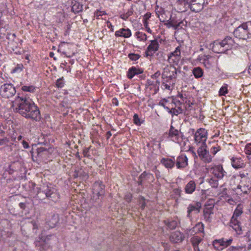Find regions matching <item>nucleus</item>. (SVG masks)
<instances>
[{
    "mask_svg": "<svg viewBox=\"0 0 251 251\" xmlns=\"http://www.w3.org/2000/svg\"><path fill=\"white\" fill-rule=\"evenodd\" d=\"M12 103V106H16V111L24 117L35 121L40 120V110L31 99L17 96Z\"/></svg>",
    "mask_w": 251,
    "mask_h": 251,
    "instance_id": "obj_1",
    "label": "nucleus"
},
{
    "mask_svg": "<svg viewBox=\"0 0 251 251\" xmlns=\"http://www.w3.org/2000/svg\"><path fill=\"white\" fill-rule=\"evenodd\" d=\"M36 197L41 201L47 200L56 202L60 199V195L56 187L50 184L39 188Z\"/></svg>",
    "mask_w": 251,
    "mask_h": 251,
    "instance_id": "obj_2",
    "label": "nucleus"
},
{
    "mask_svg": "<svg viewBox=\"0 0 251 251\" xmlns=\"http://www.w3.org/2000/svg\"><path fill=\"white\" fill-rule=\"evenodd\" d=\"M234 44V41L232 37L226 36L223 40H217L214 41L211 49L216 53H224L226 50L231 48Z\"/></svg>",
    "mask_w": 251,
    "mask_h": 251,
    "instance_id": "obj_3",
    "label": "nucleus"
},
{
    "mask_svg": "<svg viewBox=\"0 0 251 251\" xmlns=\"http://www.w3.org/2000/svg\"><path fill=\"white\" fill-rule=\"evenodd\" d=\"M233 34L235 37L240 39L251 38V21L241 24L234 30Z\"/></svg>",
    "mask_w": 251,
    "mask_h": 251,
    "instance_id": "obj_4",
    "label": "nucleus"
},
{
    "mask_svg": "<svg viewBox=\"0 0 251 251\" xmlns=\"http://www.w3.org/2000/svg\"><path fill=\"white\" fill-rule=\"evenodd\" d=\"M38 227L33 221H28L21 226L22 233L27 237H34L38 233Z\"/></svg>",
    "mask_w": 251,
    "mask_h": 251,
    "instance_id": "obj_5",
    "label": "nucleus"
},
{
    "mask_svg": "<svg viewBox=\"0 0 251 251\" xmlns=\"http://www.w3.org/2000/svg\"><path fill=\"white\" fill-rule=\"evenodd\" d=\"M238 195L249 194L251 192V180L249 178H244L235 189Z\"/></svg>",
    "mask_w": 251,
    "mask_h": 251,
    "instance_id": "obj_6",
    "label": "nucleus"
},
{
    "mask_svg": "<svg viewBox=\"0 0 251 251\" xmlns=\"http://www.w3.org/2000/svg\"><path fill=\"white\" fill-rule=\"evenodd\" d=\"M177 72L180 73V70H178L173 65H167L163 69L162 77L163 79H168L167 80V82L168 80H174L175 81L176 78Z\"/></svg>",
    "mask_w": 251,
    "mask_h": 251,
    "instance_id": "obj_7",
    "label": "nucleus"
},
{
    "mask_svg": "<svg viewBox=\"0 0 251 251\" xmlns=\"http://www.w3.org/2000/svg\"><path fill=\"white\" fill-rule=\"evenodd\" d=\"M208 4L207 0H190L186 6L194 12H199L201 11L204 6Z\"/></svg>",
    "mask_w": 251,
    "mask_h": 251,
    "instance_id": "obj_8",
    "label": "nucleus"
},
{
    "mask_svg": "<svg viewBox=\"0 0 251 251\" xmlns=\"http://www.w3.org/2000/svg\"><path fill=\"white\" fill-rule=\"evenodd\" d=\"M105 186L101 181H98L94 183L93 186V197L94 199H100L104 195Z\"/></svg>",
    "mask_w": 251,
    "mask_h": 251,
    "instance_id": "obj_9",
    "label": "nucleus"
},
{
    "mask_svg": "<svg viewBox=\"0 0 251 251\" xmlns=\"http://www.w3.org/2000/svg\"><path fill=\"white\" fill-rule=\"evenodd\" d=\"M51 239L55 240L56 236L54 235H47L44 240H42L40 241L35 242L36 246H39V250L40 251H50V243H49V241Z\"/></svg>",
    "mask_w": 251,
    "mask_h": 251,
    "instance_id": "obj_10",
    "label": "nucleus"
},
{
    "mask_svg": "<svg viewBox=\"0 0 251 251\" xmlns=\"http://www.w3.org/2000/svg\"><path fill=\"white\" fill-rule=\"evenodd\" d=\"M16 89L11 84H4L0 88V94L4 98H9L16 94Z\"/></svg>",
    "mask_w": 251,
    "mask_h": 251,
    "instance_id": "obj_11",
    "label": "nucleus"
},
{
    "mask_svg": "<svg viewBox=\"0 0 251 251\" xmlns=\"http://www.w3.org/2000/svg\"><path fill=\"white\" fill-rule=\"evenodd\" d=\"M232 242V239L231 238L229 239L222 238L218 240H215L213 242V246L217 251H220L230 245Z\"/></svg>",
    "mask_w": 251,
    "mask_h": 251,
    "instance_id": "obj_12",
    "label": "nucleus"
},
{
    "mask_svg": "<svg viewBox=\"0 0 251 251\" xmlns=\"http://www.w3.org/2000/svg\"><path fill=\"white\" fill-rule=\"evenodd\" d=\"M214 204L207 201L204 205L203 210V216L205 221L210 222L212 220L211 215L213 214Z\"/></svg>",
    "mask_w": 251,
    "mask_h": 251,
    "instance_id": "obj_13",
    "label": "nucleus"
},
{
    "mask_svg": "<svg viewBox=\"0 0 251 251\" xmlns=\"http://www.w3.org/2000/svg\"><path fill=\"white\" fill-rule=\"evenodd\" d=\"M59 222V217L55 213L49 214L46 219V224L49 228L54 227Z\"/></svg>",
    "mask_w": 251,
    "mask_h": 251,
    "instance_id": "obj_14",
    "label": "nucleus"
},
{
    "mask_svg": "<svg viewBox=\"0 0 251 251\" xmlns=\"http://www.w3.org/2000/svg\"><path fill=\"white\" fill-rule=\"evenodd\" d=\"M181 58L180 50L179 47L168 55V61L170 63L177 64Z\"/></svg>",
    "mask_w": 251,
    "mask_h": 251,
    "instance_id": "obj_15",
    "label": "nucleus"
},
{
    "mask_svg": "<svg viewBox=\"0 0 251 251\" xmlns=\"http://www.w3.org/2000/svg\"><path fill=\"white\" fill-rule=\"evenodd\" d=\"M207 139V131L204 128H199L195 134V140L196 142H201L205 143Z\"/></svg>",
    "mask_w": 251,
    "mask_h": 251,
    "instance_id": "obj_16",
    "label": "nucleus"
},
{
    "mask_svg": "<svg viewBox=\"0 0 251 251\" xmlns=\"http://www.w3.org/2000/svg\"><path fill=\"white\" fill-rule=\"evenodd\" d=\"M73 176L75 178L79 177L80 179H87L88 177L87 173L81 166H77L75 168Z\"/></svg>",
    "mask_w": 251,
    "mask_h": 251,
    "instance_id": "obj_17",
    "label": "nucleus"
},
{
    "mask_svg": "<svg viewBox=\"0 0 251 251\" xmlns=\"http://www.w3.org/2000/svg\"><path fill=\"white\" fill-rule=\"evenodd\" d=\"M198 153L201 159L205 163H209L211 161V156L209 152L202 147L199 148L198 150Z\"/></svg>",
    "mask_w": 251,
    "mask_h": 251,
    "instance_id": "obj_18",
    "label": "nucleus"
},
{
    "mask_svg": "<svg viewBox=\"0 0 251 251\" xmlns=\"http://www.w3.org/2000/svg\"><path fill=\"white\" fill-rule=\"evenodd\" d=\"M159 48V45L156 40L151 41V43L148 46L146 51L147 56H152L157 51Z\"/></svg>",
    "mask_w": 251,
    "mask_h": 251,
    "instance_id": "obj_19",
    "label": "nucleus"
},
{
    "mask_svg": "<svg viewBox=\"0 0 251 251\" xmlns=\"http://www.w3.org/2000/svg\"><path fill=\"white\" fill-rule=\"evenodd\" d=\"M184 239L183 233L179 231L172 232L170 236V241L174 243L181 242Z\"/></svg>",
    "mask_w": 251,
    "mask_h": 251,
    "instance_id": "obj_20",
    "label": "nucleus"
},
{
    "mask_svg": "<svg viewBox=\"0 0 251 251\" xmlns=\"http://www.w3.org/2000/svg\"><path fill=\"white\" fill-rule=\"evenodd\" d=\"M188 165V158L186 155L181 154L178 156L176 160V166L177 169L185 168Z\"/></svg>",
    "mask_w": 251,
    "mask_h": 251,
    "instance_id": "obj_21",
    "label": "nucleus"
},
{
    "mask_svg": "<svg viewBox=\"0 0 251 251\" xmlns=\"http://www.w3.org/2000/svg\"><path fill=\"white\" fill-rule=\"evenodd\" d=\"M230 224V226L233 228L238 234L240 235L242 233V228L240 225L241 223L237 219L231 217Z\"/></svg>",
    "mask_w": 251,
    "mask_h": 251,
    "instance_id": "obj_22",
    "label": "nucleus"
},
{
    "mask_svg": "<svg viewBox=\"0 0 251 251\" xmlns=\"http://www.w3.org/2000/svg\"><path fill=\"white\" fill-rule=\"evenodd\" d=\"M169 137L172 138L174 141H178L180 137L179 131L175 128L173 126H171L168 134Z\"/></svg>",
    "mask_w": 251,
    "mask_h": 251,
    "instance_id": "obj_23",
    "label": "nucleus"
},
{
    "mask_svg": "<svg viewBox=\"0 0 251 251\" xmlns=\"http://www.w3.org/2000/svg\"><path fill=\"white\" fill-rule=\"evenodd\" d=\"M201 207L200 202H197L195 204H190L187 208V217H191V213L192 211H196L199 212Z\"/></svg>",
    "mask_w": 251,
    "mask_h": 251,
    "instance_id": "obj_24",
    "label": "nucleus"
},
{
    "mask_svg": "<svg viewBox=\"0 0 251 251\" xmlns=\"http://www.w3.org/2000/svg\"><path fill=\"white\" fill-rule=\"evenodd\" d=\"M116 37H123L124 38H128L131 35V32L128 28H122L117 31L115 33Z\"/></svg>",
    "mask_w": 251,
    "mask_h": 251,
    "instance_id": "obj_25",
    "label": "nucleus"
},
{
    "mask_svg": "<svg viewBox=\"0 0 251 251\" xmlns=\"http://www.w3.org/2000/svg\"><path fill=\"white\" fill-rule=\"evenodd\" d=\"M143 73V70L142 69L132 67L128 70L127 76L129 79H131L134 75L142 74Z\"/></svg>",
    "mask_w": 251,
    "mask_h": 251,
    "instance_id": "obj_26",
    "label": "nucleus"
},
{
    "mask_svg": "<svg viewBox=\"0 0 251 251\" xmlns=\"http://www.w3.org/2000/svg\"><path fill=\"white\" fill-rule=\"evenodd\" d=\"M225 172L224 171L222 165H219L216 166L213 168V173L215 176L218 178H222L224 176Z\"/></svg>",
    "mask_w": 251,
    "mask_h": 251,
    "instance_id": "obj_27",
    "label": "nucleus"
},
{
    "mask_svg": "<svg viewBox=\"0 0 251 251\" xmlns=\"http://www.w3.org/2000/svg\"><path fill=\"white\" fill-rule=\"evenodd\" d=\"M231 165L236 169L243 168L244 166L243 161L241 158H232L231 159Z\"/></svg>",
    "mask_w": 251,
    "mask_h": 251,
    "instance_id": "obj_28",
    "label": "nucleus"
},
{
    "mask_svg": "<svg viewBox=\"0 0 251 251\" xmlns=\"http://www.w3.org/2000/svg\"><path fill=\"white\" fill-rule=\"evenodd\" d=\"M196 185L193 180L190 181L185 187V192L188 194H192L196 189Z\"/></svg>",
    "mask_w": 251,
    "mask_h": 251,
    "instance_id": "obj_29",
    "label": "nucleus"
},
{
    "mask_svg": "<svg viewBox=\"0 0 251 251\" xmlns=\"http://www.w3.org/2000/svg\"><path fill=\"white\" fill-rule=\"evenodd\" d=\"M72 11L75 13H78L83 10V5L79 2L75 1L72 2Z\"/></svg>",
    "mask_w": 251,
    "mask_h": 251,
    "instance_id": "obj_30",
    "label": "nucleus"
},
{
    "mask_svg": "<svg viewBox=\"0 0 251 251\" xmlns=\"http://www.w3.org/2000/svg\"><path fill=\"white\" fill-rule=\"evenodd\" d=\"M160 162L167 168H172L175 165V161L170 158H162Z\"/></svg>",
    "mask_w": 251,
    "mask_h": 251,
    "instance_id": "obj_31",
    "label": "nucleus"
},
{
    "mask_svg": "<svg viewBox=\"0 0 251 251\" xmlns=\"http://www.w3.org/2000/svg\"><path fill=\"white\" fill-rule=\"evenodd\" d=\"M169 20L173 25L175 29H178L180 26V25L182 24V22L179 21V20L177 19L176 17L173 16L172 15H171Z\"/></svg>",
    "mask_w": 251,
    "mask_h": 251,
    "instance_id": "obj_32",
    "label": "nucleus"
},
{
    "mask_svg": "<svg viewBox=\"0 0 251 251\" xmlns=\"http://www.w3.org/2000/svg\"><path fill=\"white\" fill-rule=\"evenodd\" d=\"M202 238L198 236H195L190 239V242L192 243L194 249H196L197 247H199V244L201 242Z\"/></svg>",
    "mask_w": 251,
    "mask_h": 251,
    "instance_id": "obj_33",
    "label": "nucleus"
},
{
    "mask_svg": "<svg viewBox=\"0 0 251 251\" xmlns=\"http://www.w3.org/2000/svg\"><path fill=\"white\" fill-rule=\"evenodd\" d=\"M243 213V206L239 204L236 208L235 209L233 215L232 217H234V218H236L239 217Z\"/></svg>",
    "mask_w": 251,
    "mask_h": 251,
    "instance_id": "obj_34",
    "label": "nucleus"
},
{
    "mask_svg": "<svg viewBox=\"0 0 251 251\" xmlns=\"http://www.w3.org/2000/svg\"><path fill=\"white\" fill-rule=\"evenodd\" d=\"M164 223L170 230L174 229L177 226V223L176 221L172 220L171 221H164Z\"/></svg>",
    "mask_w": 251,
    "mask_h": 251,
    "instance_id": "obj_35",
    "label": "nucleus"
},
{
    "mask_svg": "<svg viewBox=\"0 0 251 251\" xmlns=\"http://www.w3.org/2000/svg\"><path fill=\"white\" fill-rule=\"evenodd\" d=\"M203 71L200 67L195 68L193 70V74L197 78L201 77L203 75Z\"/></svg>",
    "mask_w": 251,
    "mask_h": 251,
    "instance_id": "obj_36",
    "label": "nucleus"
},
{
    "mask_svg": "<svg viewBox=\"0 0 251 251\" xmlns=\"http://www.w3.org/2000/svg\"><path fill=\"white\" fill-rule=\"evenodd\" d=\"M183 111L181 107H178L177 109L172 108L169 111V113L171 114L172 116L174 115L177 116L178 114L182 113Z\"/></svg>",
    "mask_w": 251,
    "mask_h": 251,
    "instance_id": "obj_37",
    "label": "nucleus"
},
{
    "mask_svg": "<svg viewBox=\"0 0 251 251\" xmlns=\"http://www.w3.org/2000/svg\"><path fill=\"white\" fill-rule=\"evenodd\" d=\"M207 181L212 188H216L218 186V181L217 179L210 178L207 179Z\"/></svg>",
    "mask_w": 251,
    "mask_h": 251,
    "instance_id": "obj_38",
    "label": "nucleus"
},
{
    "mask_svg": "<svg viewBox=\"0 0 251 251\" xmlns=\"http://www.w3.org/2000/svg\"><path fill=\"white\" fill-rule=\"evenodd\" d=\"M193 228L196 229V232H203L204 231V225L202 223L200 222L197 224Z\"/></svg>",
    "mask_w": 251,
    "mask_h": 251,
    "instance_id": "obj_39",
    "label": "nucleus"
},
{
    "mask_svg": "<svg viewBox=\"0 0 251 251\" xmlns=\"http://www.w3.org/2000/svg\"><path fill=\"white\" fill-rule=\"evenodd\" d=\"M135 35L138 39L140 41H146L147 37L145 33L142 32L138 31L136 32Z\"/></svg>",
    "mask_w": 251,
    "mask_h": 251,
    "instance_id": "obj_40",
    "label": "nucleus"
},
{
    "mask_svg": "<svg viewBox=\"0 0 251 251\" xmlns=\"http://www.w3.org/2000/svg\"><path fill=\"white\" fill-rule=\"evenodd\" d=\"M151 177H153L151 174L147 173L146 172H144L139 177V179H142L143 180L144 179H150Z\"/></svg>",
    "mask_w": 251,
    "mask_h": 251,
    "instance_id": "obj_41",
    "label": "nucleus"
},
{
    "mask_svg": "<svg viewBox=\"0 0 251 251\" xmlns=\"http://www.w3.org/2000/svg\"><path fill=\"white\" fill-rule=\"evenodd\" d=\"M22 90L25 92H34L35 88L33 85L30 86H23L22 87Z\"/></svg>",
    "mask_w": 251,
    "mask_h": 251,
    "instance_id": "obj_42",
    "label": "nucleus"
},
{
    "mask_svg": "<svg viewBox=\"0 0 251 251\" xmlns=\"http://www.w3.org/2000/svg\"><path fill=\"white\" fill-rule=\"evenodd\" d=\"M24 68V66L22 64H18L16 67L12 70V73H20L22 71Z\"/></svg>",
    "mask_w": 251,
    "mask_h": 251,
    "instance_id": "obj_43",
    "label": "nucleus"
},
{
    "mask_svg": "<svg viewBox=\"0 0 251 251\" xmlns=\"http://www.w3.org/2000/svg\"><path fill=\"white\" fill-rule=\"evenodd\" d=\"M228 93V90L226 86H222L219 91L220 96H225Z\"/></svg>",
    "mask_w": 251,
    "mask_h": 251,
    "instance_id": "obj_44",
    "label": "nucleus"
},
{
    "mask_svg": "<svg viewBox=\"0 0 251 251\" xmlns=\"http://www.w3.org/2000/svg\"><path fill=\"white\" fill-rule=\"evenodd\" d=\"M9 139L7 137H4L0 139V146H7L9 143Z\"/></svg>",
    "mask_w": 251,
    "mask_h": 251,
    "instance_id": "obj_45",
    "label": "nucleus"
},
{
    "mask_svg": "<svg viewBox=\"0 0 251 251\" xmlns=\"http://www.w3.org/2000/svg\"><path fill=\"white\" fill-rule=\"evenodd\" d=\"M128 56L130 60L133 61H136L141 57L139 54L133 53L128 54Z\"/></svg>",
    "mask_w": 251,
    "mask_h": 251,
    "instance_id": "obj_46",
    "label": "nucleus"
},
{
    "mask_svg": "<svg viewBox=\"0 0 251 251\" xmlns=\"http://www.w3.org/2000/svg\"><path fill=\"white\" fill-rule=\"evenodd\" d=\"M48 152V150L45 148L41 147V148H38L37 149V153L39 156H42V154L44 153V152Z\"/></svg>",
    "mask_w": 251,
    "mask_h": 251,
    "instance_id": "obj_47",
    "label": "nucleus"
},
{
    "mask_svg": "<svg viewBox=\"0 0 251 251\" xmlns=\"http://www.w3.org/2000/svg\"><path fill=\"white\" fill-rule=\"evenodd\" d=\"M64 85V81L63 80V77L61 78H59L56 80V86L58 88H62Z\"/></svg>",
    "mask_w": 251,
    "mask_h": 251,
    "instance_id": "obj_48",
    "label": "nucleus"
},
{
    "mask_svg": "<svg viewBox=\"0 0 251 251\" xmlns=\"http://www.w3.org/2000/svg\"><path fill=\"white\" fill-rule=\"evenodd\" d=\"M134 123L136 125L140 126L142 124V122L140 121V118L138 114H135L133 116Z\"/></svg>",
    "mask_w": 251,
    "mask_h": 251,
    "instance_id": "obj_49",
    "label": "nucleus"
},
{
    "mask_svg": "<svg viewBox=\"0 0 251 251\" xmlns=\"http://www.w3.org/2000/svg\"><path fill=\"white\" fill-rule=\"evenodd\" d=\"M245 152L247 154H251V144H248L245 148Z\"/></svg>",
    "mask_w": 251,
    "mask_h": 251,
    "instance_id": "obj_50",
    "label": "nucleus"
},
{
    "mask_svg": "<svg viewBox=\"0 0 251 251\" xmlns=\"http://www.w3.org/2000/svg\"><path fill=\"white\" fill-rule=\"evenodd\" d=\"M220 150V146H218L217 147H213L211 149V152L213 154L215 155L216 153Z\"/></svg>",
    "mask_w": 251,
    "mask_h": 251,
    "instance_id": "obj_51",
    "label": "nucleus"
},
{
    "mask_svg": "<svg viewBox=\"0 0 251 251\" xmlns=\"http://www.w3.org/2000/svg\"><path fill=\"white\" fill-rule=\"evenodd\" d=\"M173 192L176 195L178 196V197L180 198L181 197L182 190L180 188H176L174 189Z\"/></svg>",
    "mask_w": 251,
    "mask_h": 251,
    "instance_id": "obj_52",
    "label": "nucleus"
},
{
    "mask_svg": "<svg viewBox=\"0 0 251 251\" xmlns=\"http://www.w3.org/2000/svg\"><path fill=\"white\" fill-rule=\"evenodd\" d=\"M164 23V25L170 28L171 27L174 28V26L171 23V21L169 20H166V21Z\"/></svg>",
    "mask_w": 251,
    "mask_h": 251,
    "instance_id": "obj_53",
    "label": "nucleus"
},
{
    "mask_svg": "<svg viewBox=\"0 0 251 251\" xmlns=\"http://www.w3.org/2000/svg\"><path fill=\"white\" fill-rule=\"evenodd\" d=\"M140 203L141 204V208L142 209H144L146 206L145 199L143 197L142 198V200L140 201Z\"/></svg>",
    "mask_w": 251,
    "mask_h": 251,
    "instance_id": "obj_54",
    "label": "nucleus"
},
{
    "mask_svg": "<svg viewBox=\"0 0 251 251\" xmlns=\"http://www.w3.org/2000/svg\"><path fill=\"white\" fill-rule=\"evenodd\" d=\"M26 204H27V203L25 202H20L19 204V207H20V208L22 210H24L25 209L26 207Z\"/></svg>",
    "mask_w": 251,
    "mask_h": 251,
    "instance_id": "obj_55",
    "label": "nucleus"
},
{
    "mask_svg": "<svg viewBox=\"0 0 251 251\" xmlns=\"http://www.w3.org/2000/svg\"><path fill=\"white\" fill-rule=\"evenodd\" d=\"M133 8L130 7L129 9H128L127 11L125 13L127 16V17H129L130 16H131L133 14Z\"/></svg>",
    "mask_w": 251,
    "mask_h": 251,
    "instance_id": "obj_56",
    "label": "nucleus"
},
{
    "mask_svg": "<svg viewBox=\"0 0 251 251\" xmlns=\"http://www.w3.org/2000/svg\"><path fill=\"white\" fill-rule=\"evenodd\" d=\"M89 149L85 148L83 151V154L85 157H88L89 156Z\"/></svg>",
    "mask_w": 251,
    "mask_h": 251,
    "instance_id": "obj_57",
    "label": "nucleus"
},
{
    "mask_svg": "<svg viewBox=\"0 0 251 251\" xmlns=\"http://www.w3.org/2000/svg\"><path fill=\"white\" fill-rule=\"evenodd\" d=\"M151 17V13H147L144 16L143 20L148 21Z\"/></svg>",
    "mask_w": 251,
    "mask_h": 251,
    "instance_id": "obj_58",
    "label": "nucleus"
},
{
    "mask_svg": "<svg viewBox=\"0 0 251 251\" xmlns=\"http://www.w3.org/2000/svg\"><path fill=\"white\" fill-rule=\"evenodd\" d=\"M22 144H23V147L25 149H27L29 148L28 143L26 141L23 140L22 141Z\"/></svg>",
    "mask_w": 251,
    "mask_h": 251,
    "instance_id": "obj_59",
    "label": "nucleus"
},
{
    "mask_svg": "<svg viewBox=\"0 0 251 251\" xmlns=\"http://www.w3.org/2000/svg\"><path fill=\"white\" fill-rule=\"evenodd\" d=\"M158 18L161 22H165L166 21L165 18H164L163 14H161L160 15L158 16Z\"/></svg>",
    "mask_w": 251,
    "mask_h": 251,
    "instance_id": "obj_60",
    "label": "nucleus"
},
{
    "mask_svg": "<svg viewBox=\"0 0 251 251\" xmlns=\"http://www.w3.org/2000/svg\"><path fill=\"white\" fill-rule=\"evenodd\" d=\"M120 18L124 20H126L128 17L126 14V13H124L120 15Z\"/></svg>",
    "mask_w": 251,
    "mask_h": 251,
    "instance_id": "obj_61",
    "label": "nucleus"
},
{
    "mask_svg": "<svg viewBox=\"0 0 251 251\" xmlns=\"http://www.w3.org/2000/svg\"><path fill=\"white\" fill-rule=\"evenodd\" d=\"M162 85L164 87V88L166 89H168V90H170V85L167 84V83H165L164 82H163L162 83Z\"/></svg>",
    "mask_w": 251,
    "mask_h": 251,
    "instance_id": "obj_62",
    "label": "nucleus"
},
{
    "mask_svg": "<svg viewBox=\"0 0 251 251\" xmlns=\"http://www.w3.org/2000/svg\"><path fill=\"white\" fill-rule=\"evenodd\" d=\"M112 103L115 105L116 106H118V101L117 100V99L116 98H113L112 99Z\"/></svg>",
    "mask_w": 251,
    "mask_h": 251,
    "instance_id": "obj_63",
    "label": "nucleus"
},
{
    "mask_svg": "<svg viewBox=\"0 0 251 251\" xmlns=\"http://www.w3.org/2000/svg\"><path fill=\"white\" fill-rule=\"evenodd\" d=\"M126 201L128 202H130L131 200V195L129 194L126 196Z\"/></svg>",
    "mask_w": 251,
    "mask_h": 251,
    "instance_id": "obj_64",
    "label": "nucleus"
}]
</instances>
